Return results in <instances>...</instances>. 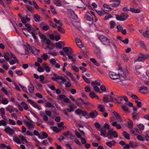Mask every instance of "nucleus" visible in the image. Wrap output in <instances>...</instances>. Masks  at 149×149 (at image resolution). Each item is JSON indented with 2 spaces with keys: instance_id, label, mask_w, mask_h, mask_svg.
Returning a JSON list of instances; mask_svg holds the SVG:
<instances>
[{
  "instance_id": "obj_32",
  "label": "nucleus",
  "mask_w": 149,
  "mask_h": 149,
  "mask_svg": "<svg viewBox=\"0 0 149 149\" xmlns=\"http://www.w3.org/2000/svg\"><path fill=\"white\" fill-rule=\"evenodd\" d=\"M1 102L2 104L6 105L8 103L9 101L6 98L3 97Z\"/></svg>"
},
{
  "instance_id": "obj_43",
  "label": "nucleus",
  "mask_w": 149,
  "mask_h": 149,
  "mask_svg": "<svg viewBox=\"0 0 149 149\" xmlns=\"http://www.w3.org/2000/svg\"><path fill=\"white\" fill-rule=\"evenodd\" d=\"M129 127L130 129H132L133 127V123L131 120H130L128 123Z\"/></svg>"
},
{
  "instance_id": "obj_44",
  "label": "nucleus",
  "mask_w": 149,
  "mask_h": 149,
  "mask_svg": "<svg viewBox=\"0 0 149 149\" xmlns=\"http://www.w3.org/2000/svg\"><path fill=\"white\" fill-rule=\"evenodd\" d=\"M54 20L56 24H59V25L61 26H62V23L60 20H57V19L55 18L54 19Z\"/></svg>"
},
{
  "instance_id": "obj_6",
  "label": "nucleus",
  "mask_w": 149,
  "mask_h": 149,
  "mask_svg": "<svg viewBox=\"0 0 149 149\" xmlns=\"http://www.w3.org/2000/svg\"><path fill=\"white\" fill-rule=\"evenodd\" d=\"M109 77L112 79H116L121 77L123 76L120 74L118 75L117 74L113 72H110L109 73Z\"/></svg>"
},
{
  "instance_id": "obj_48",
  "label": "nucleus",
  "mask_w": 149,
  "mask_h": 149,
  "mask_svg": "<svg viewBox=\"0 0 149 149\" xmlns=\"http://www.w3.org/2000/svg\"><path fill=\"white\" fill-rule=\"evenodd\" d=\"M57 29L61 33H65V31L60 26H58V27Z\"/></svg>"
},
{
  "instance_id": "obj_17",
  "label": "nucleus",
  "mask_w": 149,
  "mask_h": 149,
  "mask_svg": "<svg viewBox=\"0 0 149 149\" xmlns=\"http://www.w3.org/2000/svg\"><path fill=\"white\" fill-rule=\"evenodd\" d=\"M113 114L115 116L118 121L121 122L122 121V119L119 114L115 111L113 112Z\"/></svg>"
},
{
  "instance_id": "obj_33",
  "label": "nucleus",
  "mask_w": 149,
  "mask_h": 149,
  "mask_svg": "<svg viewBox=\"0 0 149 149\" xmlns=\"http://www.w3.org/2000/svg\"><path fill=\"white\" fill-rule=\"evenodd\" d=\"M21 104L24 107V109L26 110H27L29 109V107L27 104L24 102H22L21 103Z\"/></svg>"
},
{
  "instance_id": "obj_25",
  "label": "nucleus",
  "mask_w": 149,
  "mask_h": 149,
  "mask_svg": "<svg viewBox=\"0 0 149 149\" xmlns=\"http://www.w3.org/2000/svg\"><path fill=\"white\" fill-rule=\"evenodd\" d=\"M68 56L69 59H71V61L73 62V63H74L75 64H76L75 63L76 62L77 58L75 56H71V55H70Z\"/></svg>"
},
{
  "instance_id": "obj_26",
  "label": "nucleus",
  "mask_w": 149,
  "mask_h": 149,
  "mask_svg": "<svg viewBox=\"0 0 149 149\" xmlns=\"http://www.w3.org/2000/svg\"><path fill=\"white\" fill-rule=\"evenodd\" d=\"M56 47L58 48H61L62 47V45H63V46L65 45L64 43L62 41H60L58 42H56Z\"/></svg>"
},
{
  "instance_id": "obj_62",
  "label": "nucleus",
  "mask_w": 149,
  "mask_h": 149,
  "mask_svg": "<svg viewBox=\"0 0 149 149\" xmlns=\"http://www.w3.org/2000/svg\"><path fill=\"white\" fill-rule=\"evenodd\" d=\"M37 70L39 72H42L44 71L43 68L42 67H39L37 68Z\"/></svg>"
},
{
  "instance_id": "obj_10",
  "label": "nucleus",
  "mask_w": 149,
  "mask_h": 149,
  "mask_svg": "<svg viewBox=\"0 0 149 149\" xmlns=\"http://www.w3.org/2000/svg\"><path fill=\"white\" fill-rule=\"evenodd\" d=\"M146 59V55L140 53L138 58L135 60V62L143 61Z\"/></svg>"
},
{
  "instance_id": "obj_13",
  "label": "nucleus",
  "mask_w": 149,
  "mask_h": 149,
  "mask_svg": "<svg viewBox=\"0 0 149 149\" xmlns=\"http://www.w3.org/2000/svg\"><path fill=\"white\" fill-rule=\"evenodd\" d=\"M68 13L71 18L74 19H76L77 18V15L74 13L73 10H68Z\"/></svg>"
},
{
  "instance_id": "obj_37",
  "label": "nucleus",
  "mask_w": 149,
  "mask_h": 149,
  "mask_svg": "<svg viewBox=\"0 0 149 149\" xmlns=\"http://www.w3.org/2000/svg\"><path fill=\"white\" fill-rule=\"evenodd\" d=\"M101 81H99V82L97 81V80H95V81H93L91 83L92 85H95L96 86H100L101 85L100 84Z\"/></svg>"
},
{
  "instance_id": "obj_41",
  "label": "nucleus",
  "mask_w": 149,
  "mask_h": 149,
  "mask_svg": "<svg viewBox=\"0 0 149 149\" xmlns=\"http://www.w3.org/2000/svg\"><path fill=\"white\" fill-rule=\"evenodd\" d=\"M34 19L36 22H38L40 21V18L39 16L38 15H35L34 16Z\"/></svg>"
},
{
  "instance_id": "obj_8",
  "label": "nucleus",
  "mask_w": 149,
  "mask_h": 149,
  "mask_svg": "<svg viewBox=\"0 0 149 149\" xmlns=\"http://www.w3.org/2000/svg\"><path fill=\"white\" fill-rule=\"evenodd\" d=\"M25 123L26 124L27 127L29 129L32 130L34 128V123L31 120H30L29 121L25 122Z\"/></svg>"
},
{
  "instance_id": "obj_60",
  "label": "nucleus",
  "mask_w": 149,
  "mask_h": 149,
  "mask_svg": "<svg viewBox=\"0 0 149 149\" xmlns=\"http://www.w3.org/2000/svg\"><path fill=\"white\" fill-rule=\"evenodd\" d=\"M42 58L45 60H46L47 59L48 56L46 54H44L42 56Z\"/></svg>"
},
{
  "instance_id": "obj_30",
  "label": "nucleus",
  "mask_w": 149,
  "mask_h": 149,
  "mask_svg": "<svg viewBox=\"0 0 149 149\" xmlns=\"http://www.w3.org/2000/svg\"><path fill=\"white\" fill-rule=\"evenodd\" d=\"M112 125L113 126L116 127V128L118 129H120L122 128L121 126L119 124H118L117 123L116 121L113 122L112 123Z\"/></svg>"
},
{
  "instance_id": "obj_35",
  "label": "nucleus",
  "mask_w": 149,
  "mask_h": 149,
  "mask_svg": "<svg viewBox=\"0 0 149 149\" xmlns=\"http://www.w3.org/2000/svg\"><path fill=\"white\" fill-rule=\"evenodd\" d=\"M73 63H72L71 64L72 65L71 66V68L73 70L74 72H78L79 71V69L76 66L74 65H73Z\"/></svg>"
},
{
  "instance_id": "obj_1",
  "label": "nucleus",
  "mask_w": 149,
  "mask_h": 149,
  "mask_svg": "<svg viewBox=\"0 0 149 149\" xmlns=\"http://www.w3.org/2000/svg\"><path fill=\"white\" fill-rule=\"evenodd\" d=\"M3 55L4 58L7 61H8L10 58V57L12 56L13 58L16 60L17 63H18V61L16 56L11 52H6Z\"/></svg>"
},
{
  "instance_id": "obj_59",
  "label": "nucleus",
  "mask_w": 149,
  "mask_h": 149,
  "mask_svg": "<svg viewBox=\"0 0 149 149\" xmlns=\"http://www.w3.org/2000/svg\"><path fill=\"white\" fill-rule=\"evenodd\" d=\"M33 133L35 135L38 136L39 138L42 139H43V138L40 136L39 132L37 130H35L34 131Z\"/></svg>"
},
{
  "instance_id": "obj_11",
  "label": "nucleus",
  "mask_w": 149,
  "mask_h": 149,
  "mask_svg": "<svg viewBox=\"0 0 149 149\" xmlns=\"http://www.w3.org/2000/svg\"><path fill=\"white\" fill-rule=\"evenodd\" d=\"M25 26L27 28V29H24V30H27L30 33L33 32H35V29L33 27L31 24H25Z\"/></svg>"
},
{
  "instance_id": "obj_21",
  "label": "nucleus",
  "mask_w": 149,
  "mask_h": 149,
  "mask_svg": "<svg viewBox=\"0 0 149 149\" xmlns=\"http://www.w3.org/2000/svg\"><path fill=\"white\" fill-rule=\"evenodd\" d=\"M148 90L147 87L145 86H143L140 87L139 91L143 94H146L147 93L146 91Z\"/></svg>"
},
{
  "instance_id": "obj_29",
  "label": "nucleus",
  "mask_w": 149,
  "mask_h": 149,
  "mask_svg": "<svg viewBox=\"0 0 149 149\" xmlns=\"http://www.w3.org/2000/svg\"><path fill=\"white\" fill-rule=\"evenodd\" d=\"M122 134L125 139L128 140L130 139V134L126 132V131H124L122 133Z\"/></svg>"
},
{
  "instance_id": "obj_24",
  "label": "nucleus",
  "mask_w": 149,
  "mask_h": 149,
  "mask_svg": "<svg viewBox=\"0 0 149 149\" xmlns=\"http://www.w3.org/2000/svg\"><path fill=\"white\" fill-rule=\"evenodd\" d=\"M99 110L102 112H104L105 111V109L104 106L101 104L98 105V106Z\"/></svg>"
},
{
  "instance_id": "obj_50",
  "label": "nucleus",
  "mask_w": 149,
  "mask_h": 149,
  "mask_svg": "<svg viewBox=\"0 0 149 149\" xmlns=\"http://www.w3.org/2000/svg\"><path fill=\"white\" fill-rule=\"evenodd\" d=\"M130 145L131 147L133 148H135L137 146L136 143H135L130 142Z\"/></svg>"
},
{
  "instance_id": "obj_45",
  "label": "nucleus",
  "mask_w": 149,
  "mask_h": 149,
  "mask_svg": "<svg viewBox=\"0 0 149 149\" xmlns=\"http://www.w3.org/2000/svg\"><path fill=\"white\" fill-rule=\"evenodd\" d=\"M135 102L136 103L137 106L138 108H141L142 107L141 102L139 101L138 100H136Z\"/></svg>"
},
{
  "instance_id": "obj_46",
  "label": "nucleus",
  "mask_w": 149,
  "mask_h": 149,
  "mask_svg": "<svg viewBox=\"0 0 149 149\" xmlns=\"http://www.w3.org/2000/svg\"><path fill=\"white\" fill-rule=\"evenodd\" d=\"M122 108L123 110L126 112L129 111V109L128 107L125 104L123 105L122 106Z\"/></svg>"
},
{
  "instance_id": "obj_31",
  "label": "nucleus",
  "mask_w": 149,
  "mask_h": 149,
  "mask_svg": "<svg viewBox=\"0 0 149 149\" xmlns=\"http://www.w3.org/2000/svg\"><path fill=\"white\" fill-rule=\"evenodd\" d=\"M39 78H40L41 82L42 84H46L48 82L46 81L45 80L44 77L43 75H40Z\"/></svg>"
},
{
  "instance_id": "obj_18",
  "label": "nucleus",
  "mask_w": 149,
  "mask_h": 149,
  "mask_svg": "<svg viewBox=\"0 0 149 149\" xmlns=\"http://www.w3.org/2000/svg\"><path fill=\"white\" fill-rule=\"evenodd\" d=\"M54 75L55 77L56 78V79L57 80H61L63 82H65L66 81V80L64 77L60 76L55 73H54Z\"/></svg>"
},
{
  "instance_id": "obj_34",
  "label": "nucleus",
  "mask_w": 149,
  "mask_h": 149,
  "mask_svg": "<svg viewBox=\"0 0 149 149\" xmlns=\"http://www.w3.org/2000/svg\"><path fill=\"white\" fill-rule=\"evenodd\" d=\"M14 141L16 143L19 144H20L22 143L21 140L17 137L15 136L13 138Z\"/></svg>"
},
{
  "instance_id": "obj_58",
  "label": "nucleus",
  "mask_w": 149,
  "mask_h": 149,
  "mask_svg": "<svg viewBox=\"0 0 149 149\" xmlns=\"http://www.w3.org/2000/svg\"><path fill=\"white\" fill-rule=\"evenodd\" d=\"M19 137L21 138V139L23 141H24L26 143H27L28 141L27 140L25 139L24 137L22 135H20L19 136Z\"/></svg>"
},
{
  "instance_id": "obj_3",
  "label": "nucleus",
  "mask_w": 149,
  "mask_h": 149,
  "mask_svg": "<svg viewBox=\"0 0 149 149\" xmlns=\"http://www.w3.org/2000/svg\"><path fill=\"white\" fill-rule=\"evenodd\" d=\"M98 38L105 45H108L110 43L109 39L105 36L103 35L100 36L98 37Z\"/></svg>"
},
{
  "instance_id": "obj_49",
  "label": "nucleus",
  "mask_w": 149,
  "mask_h": 149,
  "mask_svg": "<svg viewBox=\"0 0 149 149\" xmlns=\"http://www.w3.org/2000/svg\"><path fill=\"white\" fill-rule=\"evenodd\" d=\"M64 135L67 137H68L69 136H71L72 135V133L69 131H68L66 132H64L63 133Z\"/></svg>"
},
{
  "instance_id": "obj_38",
  "label": "nucleus",
  "mask_w": 149,
  "mask_h": 149,
  "mask_svg": "<svg viewBox=\"0 0 149 149\" xmlns=\"http://www.w3.org/2000/svg\"><path fill=\"white\" fill-rule=\"evenodd\" d=\"M91 61L93 62L94 64H95V65L97 66H99L100 65V64L99 63H97L96 61V60L93 58H91L90 59Z\"/></svg>"
},
{
  "instance_id": "obj_53",
  "label": "nucleus",
  "mask_w": 149,
  "mask_h": 149,
  "mask_svg": "<svg viewBox=\"0 0 149 149\" xmlns=\"http://www.w3.org/2000/svg\"><path fill=\"white\" fill-rule=\"evenodd\" d=\"M46 107H47L54 108V107L53 104L50 102H47L46 105Z\"/></svg>"
},
{
  "instance_id": "obj_63",
  "label": "nucleus",
  "mask_w": 149,
  "mask_h": 149,
  "mask_svg": "<svg viewBox=\"0 0 149 149\" xmlns=\"http://www.w3.org/2000/svg\"><path fill=\"white\" fill-rule=\"evenodd\" d=\"M140 44L141 47L145 49L146 50V46H145V45L144 44V43L142 41L140 42Z\"/></svg>"
},
{
  "instance_id": "obj_56",
  "label": "nucleus",
  "mask_w": 149,
  "mask_h": 149,
  "mask_svg": "<svg viewBox=\"0 0 149 149\" xmlns=\"http://www.w3.org/2000/svg\"><path fill=\"white\" fill-rule=\"evenodd\" d=\"M40 38L42 39L43 40H45L47 39V38L46 36L45 35L43 34H40Z\"/></svg>"
},
{
  "instance_id": "obj_52",
  "label": "nucleus",
  "mask_w": 149,
  "mask_h": 149,
  "mask_svg": "<svg viewBox=\"0 0 149 149\" xmlns=\"http://www.w3.org/2000/svg\"><path fill=\"white\" fill-rule=\"evenodd\" d=\"M50 63L53 65H55L56 63V60L54 58H51L50 61Z\"/></svg>"
},
{
  "instance_id": "obj_61",
  "label": "nucleus",
  "mask_w": 149,
  "mask_h": 149,
  "mask_svg": "<svg viewBox=\"0 0 149 149\" xmlns=\"http://www.w3.org/2000/svg\"><path fill=\"white\" fill-rule=\"evenodd\" d=\"M138 126L139 129L141 130H143L144 129V125L141 124H140L138 125Z\"/></svg>"
},
{
  "instance_id": "obj_39",
  "label": "nucleus",
  "mask_w": 149,
  "mask_h": 149,
  "mask_svg": "<svg viewBox=\"0 0 149 149\" xmlns=\"http://www.w3.org/2000/svg\"><path fill=\"white\" fill-rule=\"evenodd\" d=\"M100 132L101 133L100 135L101 136L105 137L107 136H106L107 133V131L103 129L101 130L100 131Z\"/></svg>"
},
{
  "instance_id": "obj_23",
  "label": "nucleus",
  "mask_w": 149,
  "mask_h": 149,
  "mask_svg": "<svg viewBox=\"0 0 149 149\" xmlns=\"http://www.w3.org/2000/svg\"><path fill=\"white\" fill-rule=\"evenodd\" d=\"M28 90L30 93H32L34 91V87L31 82L30 83V84L29 86Z\"/></svg>"
},
{
  "instance_id": "obj_12",
  "label": "nucleus",
  "mask_w": 149,
  "mask_h": 149,
  "mask_svg": "<svg viewBox=\"0 0 149 149\" xmlns=\"http://www.w3.org/2000/svg\"><path fill=\"white\" fill-rule=\"evenodd\" d=\"M92 15L91 14L88 12H86V14L85 15L84 18L86 20L91 22L92 23H93V17H91Z\"/></svg>"
},
{
  "instance_id": "obj_27",
  "label": "nucleus",
  "mask_w": 149,
  "mask_h": 149,
  "mask_svg": "<svg viewBox=\"0 0 149 149\" xmlns=\"http://www.w3.org/2000/svg\"><path fill=\"white\" fill-rule=\"evenodd\" d=\"M100 16H101L106 13V12L104 10H95Z\"/></svg>"
},
{
  "instance_id": "obj_51",
  "label": "nucleus",
  "mask_w": 149,
  "mask_h": 149,
  "mask_svg": "<svg viewBox=\"0 0 149 149\" xmlns=\"http://www.w3.org/2000/svg\"><path fill=\"white\" fill-rule=\"evenodd\" d=\"M110 25L111 28L113 29L114 27L116 24V23L114 21H112L110 22Z\"/></svg>"
},
{
  "instance_id": "obj_36",
  "label": "nucleus",
  "mask_w": 149,
  "mask_h": 149,
  "mask_svg": "<svg viewBox=\"0 0 149 149\" xmlns=\"http://www.w3.org/2000/svg\"><path fill=\"white\" fill-rule=\"evenodd\" d=\"M139 113H136V112H133L132 113V118L133 120H135L137 118Z\"/></svg>"
},
{
  "instance_id": "obj_19",
  "label": "nucleus",
  "mask_w": 149,
  "mask_h": 149,
  "mask_svg": "<svg viewBox=\"0 0 149 149\" xmlns=\"http://www.w3.org/2000/svg\"><path fill=\"white\" fill-rule=\"evenodd\" d=\"M111 6L113 7H116L118 6L120 4V2L118 0H115L111 1Z\"/></svg>"
},
{
  "instance_id": "obj_55",
  "label": "nucleus",
  "mask_w": 149,
  "mask_h": 149,
  "mask_svg": "<svg viewBox=\"0 0 149 149\" xmlns=\"http://www.w3.org/2000/svg\"><path fill=\"white\" fill-rule=\"evenodd\" d=\"M51 41H50V40H49V39L47 40L46 41V44L47 45V47H45V49H46L47 48H49V45L51 44Z\"/></svg>"
},
{
  "instance_id": "obj_57",
  "label": "nucleus",
  "mask_w": 149,
  "mask_h": 149,
  "mask_svg": "<svg viewBox=\"0 0 149 149\" xmlns=\"http://www.w3.org/2000/svg\"><path fill=\"white\" fill-rule=\"evenodd\" d=\"M82 77L84 81L87 83L90 84V81L89 79L86 77L85 76L82 75Z\"/></svg>"
},
{
  "instance_id": "obj_2",
  "label": "nucleus",
  "mask_w": 149,
  "mask_h": 149,
  "mask_svg": "<svg viewBox=\"0 0 149 149\" xmlns=\"http://www.w3.org/2000/svg\"><path fill=\"white\" fill-rule=\"evenodd\" d=\"M116 18L118 20L123 21L126 20L127 19L128 15L125 13H122L120 15H116Z\"/></svg>"
},
{
  "instance_id": "obj_28",
  "label": "nucleus",
  "mask_w": 149,
  "mask_h": 149,
  "mask_svg": "<svg viewBox=\"0 0 149 149\" xmlns=\"http://www.w3.org/2000/svg\"><path fill=\"white\" fill-rule=\"evenodd\" d=\"M27 45L28 47L26 46H24L25 53L27 54H28L29 53V50L31 49V50L32 47L29 45Z\"/></svg>"
},
{
  "instance_id": "obj_22",
  "label": "nucleus",
  "mask_w": 149,
  "mask_h": 149,
  "mask_svg": "<svg viewBox=\"0 0 149 149\" xmlns=\"http://www.w3.org/2000/svg\"><path fill=\"white\" fill-rule=\"evenodd\" d=\"M75 42L78 47L79 48H81L83 46V45L81 41L78 38H77L75 40Z\"/></svg>"
},
{
  "instance_id": "obj_54",
  "label": "nucleus",
  "mask_w": 149,
  "mask_h": 149,
  "mask_svg": "<svg viewBox=\"0 0 149 149\" xmlns=\"http://www.w3.org/2000/svg\"><path fill=\"white\" fill-rule=\"evenodd\" d=\"M96 95L95 93L93 91L90 92L89 94L90 96L92 98H95Z\"/></svg>"
},
{
  "instance_id": "obj_47",
  "label": "nucleus",
  "mask_w": 149,
  "mask_h": 149,
  "mask_svg": "<svg viewBox=\"0 0 149 149\" xmlns=\"http://www.w3.org/2000/svg\"><path fill=\"white\" fill-rule=\"evenodd\" d=\"M103 101L106 103H108V102H110V99L108 98L106 95H105L104 96Z\"/></svg>"
},
{
  "instance_id": "obj_5",
  "label": "nucleus",
  "mask_w": 149,
  "mask_h": 149,
  "mask_svg": "<svg viewBox=\"0 0 149 149\" xmlns=\"http://www.w3.org/2000/svg\"><path fill=\"white\" fill-rule=\"evenodd\" d=\"M5 109L7 111L9 112L10 113H11L14 111L16 112V113H18V111L17 109L16 108L14 107L13 106L11 105H8L6 107Z\"/></svg>"
},
{
  "instance_id": "obj_15",
  "label": "nucleus",
  "mask_w": 149,
  "mask_h": 149,
  "mask_svg": "<svg viewBox=\"0 0 149 149\" xmlns=\"http://www.w3.org/2000/svg\"><path fill=\"white\" fill-rule=\"evenodd\" d=\"M40 27L42 28V29L45 31L47 30L49 28V26L44 22H42L40 24Z\"/></svg>"
},
{
  "instance_id": "obj_16",
  "label": "nucleus",
  "mask_w": 149,
  "mask_h": 149,
  "mask_svg": "<svg viewBox=\"0 0 149 149\" xmlns=\"http://www.w3.org/2000/svg\"><path fill=\"white\" fill-rule=\"evenodd\" d=\"M98 115L97 112L95 110L92 111L89 114V115L92 118H95Z\"/></svg>"
},
{
  "instance_id": "obj_20",
  "label": "nucleus",
  "mask_w": 149,
  "mask_h": 149,
  "mask_svg": "<svg viewBox=\"0 0 149 149\" xmlns=\"http://www.w3.org/2000/svg\"><path fill=\"white\" fill-rule=\"evenodd\" d=\"M31 52L32 53L35 55H37L40 52L39 49H37L36 48L33 46H32L31 49Z\"/></svg>"
},
{
  "instance_id": "obj_40",
  "label": "nucleus",
  "mask_w": 149,
  "mask_h": 149,
  "mask_svg": "<svg viewBox=\"0 0 149 149\" xmlns=\"http://www.w3.org/2000/svg\"><path fill=\"white\" fill-rule=\"evenodd\" d=\"M92 86L93 87L94 90L97 92H98L100 93H102V92L101 91H100V90L99 88L97 86L93 85H92Z\"/></svg>"
},
{
  "instance_id": "obj_9",
  "label": "nucleus",
  "mask_w": 149,
  "mask_h": 149,
  "mask_svg": "<svg viewBox=\"0 0 149 149\" xmlns=\"http://www.w3.org/2000/svg\"><path fill=\"white\" fill-rule=\"evenodd\" d=\"M63 50L64 52L68 56L72 54L73 51L70 47H65L63 48Z\"/></svg>"
},
{
  "instance_id": "obj_7",
  "label": "nucleus",
  "mask_w": 149,
  "mask_h": 149,
  "mask_svg": "<svg viewBox=\"0 0 149 149\" xmlns=\"http://www.w3.org/2000/svg\"><path fill=\"white\" fill-rule=\"evenodd\" d=\"M27 101L35 108L39 110H40L42 109V108L40 107L39 105H38L37 103L34 102L33 100L31 99H28Z\"/></svg>"
},
{
  "instance_id": "obj_42",
  "label": "nucleus",
  "mask_w": 149,
  "mask_h": 149,
  "mask_svg": "<svg viewBox=\"0 0 149 149\" xmlns=\"http://www.w3.org/2000/svg\"><path fill=\"white\" fill-rule=\"evenodd\" d=\"M7 121L5 120H2L0 121V126L3 125L5 126L7 125Z\"/></svg>"
},
{
  "instance_id": "obj_14",
  "label": "nucleus",
  "mask_w": 149,
  "mask_h": 149,
  "mask_svg": "<svg viewBox=\"0 0 149 149\" xmlns=\"http://www.w3.org/2000/svg\"><path fill=\"white\" fill-rule=\"evenodd\" d=\"M4 131L6 133L10 135H13L15 133L14 130L8 127H7L4 130Z\"/></svg>"
},
{
  "instance_id": "obj_4",
  "label": "nucleus",
  "mask_w": 149,
  "mask_h": 149,
  "mask_svg": "<svg viewBox=\"0 0 149 149\" xmlns=\"http://www.w3.org/2000/svg\"><path fill=\"white\" fill-rule=\"evenodd\" d=\"M107 136L108 139H111L113 138L118 137V135L117 133L115 131H108V134Z\"/></svg>"
},
{
  "instance_id": "obj_64",
  "label": "nucleus",
  "mask_w": 149,
  "mask_h": 149,
  "mask_svg": "<svg viewBox=\"0 0 149 149\" xmlns=\"http://www.w3.org/2000/svg\"><path fill=\"white\" fill-rule=\"evenodd\" d=\"M143 35L146 38H149V34L148 33V31H146L144 33H143Z\"/></svg>"
}]
</instances>
